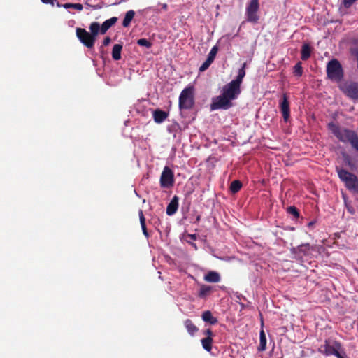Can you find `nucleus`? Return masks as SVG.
<instances>
[{
	"instance_id": "1",
	"label": "nucleus",
	"mask_w": 358,
	"mask_h": 358,
	"mask_svg": "<svg viewBox=\"0 0 358 358\" xmlns=\"http://www.w3.org/2000/svg\"><path fill=\"white\" fill-rule=\"evenodd\" d=\"M241 92V87L231 81L223 87L220 95L213 98L210 110L229 109L233 106L231 101L238 98Z\"/></svg>"
},
{
	"instance_id": "2",
	"label": "nucleus",
	"mask_w": 358,
	"mask_h": 358,
	"mask_svg": "<svg viewBox=\"0 0 358 358\" xmlns=\"http://www.w3.org/2000/svg\"><path fill=\"white\" fill-rule=\"evenodd\" d=\"M327 128L341 142L349 143L352 148L358 152V134L349 129H341L333 122L328 123Z\"/></svg>"
},
{
	"instance_id": "3",
	"label": "nucleus",
	"mask_w": 358,
	"mask_h": 358,
	"mask_svg": "<svg viewBox=\"0 0 358 358\" xmlns=\"http://www.w3.org/2000/svg\"><path fill=\"white\" fill-rule=\"evenodd\" d=\"M90 33L85 29L78 27L76 29V36L78 40L87 48H92L94 45L96 37L99 33V23L93 22L90 25Z\"/></svg>"
},
{
	"instance_id": "4",
	"label": "nucleus",
	"mask_w": 358,
	"mask_h": 358,
	"mask_svg": "<svg viewBox=\"0 0 358 358\" xmlns=\"http://www.w3.org/2000/svg\"><path fill=\"white\" fill-rule=\"evenodd\" d=\"M339 179L344 182L345 187L350 192L358 193V178L354 173L339 167H336Z\"/></svg>"
},
{
	"instance_id": "5",
	"label": "nucleus",
	"mask_w": 358,
	"mask_h": 358,
	"mask_svg": "<svg viewBox=\"0 0 358 358\" xmlns=\"http://www.w3.org/2000/svg\"><path fill=\"white\" fill-rule=\"evenodd\" d=\"M327 76L331 81L341 83L344 78V71L337 59H332L327 64Z\"/></svg>"
},
{
	"instance_id": "6",
	"label": "nucleus",
	"mask_w": 358,
	"mask_h": 358,
	"mask_svg": "<svg viewBox=\"0 0 358 358\" xmlns=\"http://www.w3.org/2000/svg\"><path fill=\"white\" fill-rule=\"evenodd\" d=\"M194 104V87L189 86L185 87L179 96V108L180 110H189Z\"/></svg>"
},
{
	"instance_id": "7",
	"label": "nucleus",
	"mask_w": 358,
	"mask_h": 358,
	"mask_svg": "<svg viewBox=\"0 0 358 358\" xmlns=\"http://www.w3.org/2000/svg\"><path fill=\"white\" fill-rule=\"evenodd\" d=\"M341 344L338 341H335L334 345H331L327 341H325L324 344L320 348V352L326 356L334 355L337 358H345V353L343 351L341 353Z\"/></svg>"
},
{
	"instance_id": "8",
	"label": "nucleus",
	"mask_w": 358,
	"mask_h": 358,
	"mask_svg": "<svg viewBox=\"0 0 358 358\" xmlns=\"http://www.w3.org/2000/svg\"><path fill=\"white\" fill-rule=\"evenodd\" d=\"M259 0H250L248 3L245 9V17L247 22L252 24H257L259 22Z\"/></svg>"
},
{
	"instance_id": "9",
	"label": "nucleus",
	"mask_w": 358,
	"mask_h": 358,
	"mask_svg": "<svg viewBox=\"0 0 358 358\" xmlns=\"http://www.w3.org/2000/svg\"><path fill=\"white\" fill-rule=\"evenodd\" d=\"M339 88L350 99L358 100V83H345L340 85Z\"/></svg>"
},
{
	"instance_id": "10",
	"label": "nucleus",
	"mask_w": 358,
	"mask_h": 358,
	"mask_svg": "<svg viewBox=\"0 0 358 358\" xmlns=\"http://www.w3.org/2000/svg\"><path fill=\"white\" fill-rule=\"evenodd\" d=\"M160 186L162 188H169L174 184V174L173 171L169 167L165 166L162 171L160 177Z\"/></svg>"
},
{
	"instance_id": "11",
	"label": "nucleus",
	"mask_w": 358,
	"mask_h": 358,
	"mask_svg": "<svg viewBox=\"0 0 358 358\" xmlns=\"http://www.w3.org/2000/svg\"><path fill=\"white\" fill-rule=\"evenodd\" d=\"M279 108L284 121L287 122L290 117V108L289 97L286 93L282 94V99L279 103Z\"/></svg>"
},
{
	"instance_id": "12",
	"label": "nucleus",
	"mask_w": 358,
	"mask_h": 358,
	"mask_svg": "<svg viewBox=\"0 0 358 358\" xmlns=\"http://www.w3.org/2000/svg\"><path fill=\"white\" fill-rule=\"evenodd\" d=\"M178 197L177 196H174L166 208V214L169 216L174 215L178 208Z\"/></svg>"
},
{
	"instance_id": "13",
	"label": "nucleus",
	"mask_w": 358,
	"mask_h": 358,
	"mask_svg": "<svg viewBox=\"0 0 358 358\" xmlns=\"http://www.w3.org/2000/svg\"><path fill=\"white\" fill-rule=\"evenodd\" d=\"M117 17H113L104 21L101 26L99 25V32L101 34H106L107 31L117 22Z\"/></svg>"
},
{
	"instance_id": "14",
	"label": "nucleus",
	"mask_w": 358,
	"mask_h": 358,
	"mask_svg": "<svg viewBox=\"0 0 358 358\" xmlns=\"http://www.w3.org/2000/svg\"><path fill=\"white\" fill-rule=\"evenodd\" d=\"M152 115L154 121L157 124H161L168 117L169 113L162 110L156 109L153 111Z\"/></svg>"
},
{
	"instance_id": "15",
	"label": "nucleus",
	"mask_w": 358,
	"mask_h": 358,
	"mask_svg": "<svg viewBox=\"0 0 358 358\" xmlns=\"http://www.w3.org/2000/svg\"><path fill=\"white\" fill-rule=\"evenodd\" d=\"M214 288L212 286L202 285L200 287L199 292L198 293V296L201 299H204L207 296L210 295L214 291Z\"/></svg>"
},
{
	"instance_id": "16",
	"label": "nucleus",
	"mask_w": 358,
	"mask_h": 358,
	"mask_svg": "<svg viewBox=\"0 0 358 358\" xmlns=\"http://www.w3.org/2000/svg\"><path fill=\"white\" fill-rule=\"evenodd\" d=\"M202 320L210 324H215L218 320L217 317H214L210 310L204 311L201 315Z\"/></svg>"
},
{
	"instance_id": "17",
	"label": "nucleus",
	"mask_w": 358,
	"mask_h": 358,
	"mask_svg": "<svg viewBox=\"0 0 358 358\" xmlns=\"http://www.w3.org/2000/svg\"><path fill=\"white\" fill-rule=\"evenodd\" d=\"M204 280L208 282H218L220 281V275L216 271H209L204 275Z\"/></svg>"
},
{
	"instance_id": "18",
	"label": "nucleus",
	"mask_w": 358,
	"mask_h": 358,
	"mask_svg": "<svg viewBox=\"0 0 358 358\" xmlns=\"http://www.w3.org/2000/svg\"><path fill=\"white\" fill-rule=\"evenodd\" d=\"M245 67H246V63H243V66L241 69H239L238 75L236 78L231 80L233 83H235L237 85L241 87V85L243 82V79L245 76Z\"/></svg>"
},
{
	"instance_id": "19",
	"label": "nucleus",
	"mask_w": 358,
	"mask_h": 358,
	"mask_svg": "<svg viewBox=\"0 0 358 358\" xmlns=\"http://www.w3.org/2000/svg\"><path fill=\"white\" fill-rule=\"evenodd\" d=\"M184 325L187 331V332L191 335V336H194V334L199 331V329L198 327L193 323V322L189 320V319H187L185 322H184Z\"/></svg>"
},
{
	"instance_id": "20",
	"label": "nucleus",
	"mask_w": 358,
	"mask_h": 358,
	"mask_svg": "<svg viewBox=\"0 0 358 358\" xmlns=\"http://www.w3.org/2000/svg\"><path fill=\"white\" fill-rule=\"evenodd\" d=\"M312 48L309 44L305 43L302 45L301 50V58L302 60L306 61L310 58L311 55Z\"/></svg>"
},
{
	"instance_id": "21",
	"label": "nucleus",
	"mask_w": 358,
	"mask_h": 358,
	"mask_svg": "<svg viewBox=\"0 0 358 358\" xmlns=\"http://www.w3.org/2000/svg\"><path fill=\"white\" fill-rule=\"evenodd\" d=\"M122 50V44H115L112 50V58L114 60H120L121 59V52Z\"/></svg>"
},
{
	"instance_id": "22",
	"label": "nucleus",
	"mask_w": 358,
	"mask_h": 358,
	"mask_svg": "<svg viewBox=\"0 0 358 358\" xmlns=\"http://www.w3.org/2000/svg\"><path fill=\"white\" fill-rule=\"evenodd\" d=\"M350 52L351 55L356 59L358 64V39H355L352 42L350 48Z\"/></svg>"
},
{
	"instance_id": "23",
	"label": "nucleus",
	"mask_w": 358,
	"mask_h": 358,
	"mask_svg": "<svg viewBox=\"0 0 358 358\" xmlns=\"http://www.w3.org/2000/svg\"><path fill=\"white\" fill-rule=\"evenodd\" d=\"M138 215H139V220H140V223H141V229H142L143 233L144 236L146 238H148L149 237V234H148L147 228H146L145 218L144 217V215H143V213L142 210H139Z\"/></svg>"
},
{
	"instance_id": "24",
	"label": "nucleus",
	"mask_w": 358,
	"mask_h": 358,
	"mask_svg": "<svg viewBox=\"0 0 358 358\" xmlns=\"http://www.w3.org/2000/svg\"><path fill=\"white\" fill-rule=\"evenodd\" d=\"M134 15H135V12L133 10H128L126 13L124 18L122 21V26L124 27H127L130 24Z\"/></svg>"
},
{
	"instance_id": "25",
	"label": "nucleus",
	"mask_w": 358,
	"mask_h": 358,
	"mask_svg": "<svg viewBox=\"0 0 358 358\" xmlns=\"http://www.w3.org/2000/svg\"><path fill=\"white\" fill-rule=\"evenodd\" d=\"M202 347L204 350L208 352H210L212 350V344L213 342V338L210 337H205L201 340Z\"/></svg>"
},
{
	"instance_id": "26",
	"label": "nucleus",
	"mask_w": 358,
	"mask_h": 358,
	"mask_svg": "<svg viewBox=\"0 0 358 358\" xmlns=\"http://www.w3.org/2000/svg\"><path fill=\"white\" fill-rule=\"evenodd\" d=\"M259 345L258 347V350L259 351H264L266 348V334L264 331L263 329L261 330L260 331V335H259Z\"/></svg>"
},
{
	"instance_id": "27",
	"label": "nucleus",
	"mask_w": 358,
	"mask_h": 358,
	"mask_svg": "<svg viewBox=\"0 0 358 358\" xmlns=\"http://www.w3.org/2000/svg\"><path fill=\"white\" fill-rule=\"evenodd\" d=\"M242 187V183L240 180H236L231 182L230 185V191L235 194L237 193Z\"/></svg>"
},
{
	"instance_id": "28",
	"label": "nucleus",
	"mask_w": 358,
	"mask_h": 358,
	"mask_svg": "<svg viewBox=\"0 0 358 358\" xmlns=\"http://www.w3.org/2000/svg\"><path fill=\"white\" fill-rule=\"evenodd\" d=\"M62 7L68 9V8H75L78 10H82L83 8V6L80 3H66L62 5Z\"/></svg>"
},
{
	"instance_id": "29",
	"label": "nucleus",
	"mask_w": 358,
	"mask_h": 358,
	"mask_svg": "<svg viewBox=\"0 0 358 358\" xmlns=\"http://www.w3.org/2000/svg\"><path fill=\"white\" fill-rule=\"evenodd\" d=\"M294 73L296 76L301 77L303 74V68L301 65V62H297L294 66Z\"/></svg>"
},
{
	"instance_id": "30",
	"label": "nucleus",
	"mask_w": 358,
	"mask_h": 358,
	"mask_svg": "<svg viewBox=\"0 0 358 358\" xmlns=\"http://www.w3.org/2000/svg\"><path fill=\"white\" fill-rule=\"evenodd\" d=\"M137 44L141 46L146 47L150 48L152 46V43L146 38H140L137 41Z\"/></svg>"
},
{
	"instance_id": "31",
	"label": "nucleus",
	"mask_w": 358,
	"mask_h": 358,
	"mask_svg": "<svg viewBox=\"0 0 358 358\" xmlns=\"http://www.w3.org/2000/svg\"><path fill=\"white\" fill-rule=\"evenodd\" d=\"M217 51H218V47L217 45H214L211 48V50H210V52H209V54L208 55V59H210L211 61L213 62L215 58V57H216Z\"/></svg>"
},
{
	"instance_id": "32",
	"label": "nucleus",
	"mask_w": 358,
	"mask_h": 358,
	"mask_svg": "<svg viewBox=\"0 0 358 358\" xmlns=\"http://www.w3.org/2000/svg\"><path fill=\"white\" fill-rule=\"evenodd\" d=\"M287 212L289 214L294 215V217L296 218H298L299 217V212L298 209L294 206L288 207L287 209Z\"/></svg>"
},
{
	"instance_id": "33",
	"label": "nucleus",
	"mask_w": 358,
	"mask_h": 358,
	"mask_svg": "<svg viewBox=\"0 0 358 358\" xmlns=\"http://www.w3.org/2000/svg\"><path fill=\"white\" fill-rule=\"evenodd\" d=\"M310 248V245L308 243H306L299 245L297 249L300 252H302L303 255H308Z\"/></svg>"
},
{
	"instance_id": "34",
	"label": "nucleus",
	"mask_w": 358,
	"mask_h": 358,
	"mask_svg": "<svg viewBox=\"0 0 358 358\" xmlns=\"http://www.w3.org/2000/svg\"><path fill=\"white\" fill-rule=\"evenodd\" d=\"M212 63L213 61L207 58L206 60L199 67V71L201 72L206 71Z\"/></svg>"
},
{
	"instance_id": "35",
	"label": "nucleus",
	"mask_w": 358,
	"mask_h": 358,
	"mask_svg": "<svg viewBox=\"0 0 358 358\" xmlns=\"http://www.w3.org/2000/svg\"><path fill=\"white\" fill-rule=\"evenodd\" d=\"M357 0H343L342 5L345 8H349Z\"/></svg>"
},
{
	"instance_id": "36",
	"label": "nucleus",
	"mask_w": 358,
	"mask_h": 358,
	"mask_svg": "<svg viewBox=\"0 0 358 358\" xmlns=\"http://www.w3.org/2000/svg\"><path fill=\"white\" fill-rule=\"evenodd\" d=\"M203 334L206 336V337H210L213 338L215 336L214 333L210 329H207L203 331Z\"/></svg>"
},
{
	"instance_id": "37",
	"label": "nucleus",
	"mask_w": 358,
	"mask_h": 358,
	"mask_svg": "<svg viewBox=\"0 0 358 358\" xmlns=\"http://www.w3.org/2000/svg\"><path fill=\"white\" fill-rule=\"evenodd\" d=\"M110 41H111L110 38L109 36H106V37L103 39V46H107L108 45H109V44H110Z\"/></svg>"
},
{
	"instance_id": "38",
	"label": "nucleus",
	"mask_w": 358,
	"mask_h": 358,
	"mask_svg": "<svg viewBox=\"0 0 358 358\" xmlns=\"http://www.w3.org/2000/svg\"><path fill=\"white\" fill-rule=\"evenodd\" d=\"M92 8H93L94 9H100V8H102V6H101V5L92 6Z\"/></svg>"
},
{
	"instance_id": "39",
	"label": "nucleus",
	"mask_w": 358,
	"mask_h": 358,
	"mask_svg": "<svg viewBox=\"0 0 358 358\" xmlns=\"http://www.w3.org/2000/svg\"><path fill=\"white\" fill-rule=\"evenodd\" d=\"M162 9L164 10H166L168 9V6L166 3H164L162 5Z\"/></svg>"
},
{
	"instance_id": "40",
	"label": "nucleus",
	"mask_w": 358,
	"mask_h": 358,
	"mask_svg": "<svg viewBox=\"0 0 358 358\" xmlns=\"http://www.w3.org/2000/svg\"><path fill=\"white\" fill-rule=\"evenodd\" d=\"M315 224V222H310L308 224V227H312L313 225Z\"/></svg>"
},
{
	"instance_id": "41",
	"label": "nucleus",
	"mask_w": 358,
	"mask_h": 358,
	"mask_svg": "<svg viewBox=\"0 0 358 358\" xmlns=\"http://www.w3.org/2000/svg\"><path fill=\"white\" fill-rule=\"evenodd\" d=\"M346 162L348 163V165H350V161L349 159H348V160L346 161Z\"/></svg>"
},
{
	"instance_id": "42",
	"label": "nucleus",
	"mask_w": 358,
	"mask_h": 358,
	"mask_svg": "<svg viewBox=\"0 0 358 358\" xmlns=\"http://www.w3.org/2000/svg\"><path fill=\"white\" fill-rule=\"evenodd\" d=\"M57 6H58V7H61V6H62V5H61V4L58 2V3H57Z\"/></svg>"
},
{
	"instance_id": "43",
	"label": "nucleus",
	"mask_w": 358,
	"mask_h": 358,
	"mask_svg": "<svg viewBox=\"0 0 358 358\" xmlns=\"http://www.w3.org/2000/svg\"><path fill=\"white\" fill-rule=\"evenodd\" d=\"M200 220V216L196 217V221L199 222Z\"/></svg>"
},
{
	"instance_id": "44",
	"label": "nucleus",
	"mask_w": 358,
	"mask_h": 358,
	"mask_svg": "<svg viewBox=\"0 0 358 358\" xmlns=\"http://www.w3.org/2000/svg\"><path fill=\"white\" fill-rule=\"evenodd\" d=\"M349 211H350V213L351 214H353V213H354V211H353V210H352V209H349Z\"/></svg>"
},
{
	"instance_id": "45",
	"label": "nucleus",
	"mask_w": 358,
	"mask_h": 358,
	"mask_svg": "<svg viewBox=\"0 0 358 358\" xmlns=\"http://www.w3.org/2000/svg\"><path fill=\"white\" fill-rule=\"evenodd\" d=\"M357 68H358V64H357Z\"/></svg>"
}]
</instances>
